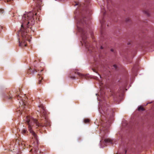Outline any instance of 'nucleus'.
<instances>
[{"instance_id":"obj_1","label":"nucleus","mask_w":154,"mask_h":154,"mask_svg":"<svg viewBox=\"0 0 154 154\" xmlns=\"http://www.w3.org/2000/svg\"><path fill=\"white\" fill-rule=\"evenodd\" d=\"M36 17V20L38 17L37 13H34L33 11H30L23 15L21 20V28L18 32L19 36L21 37L19 39V46L21 47L26 46V41H30L29 33L30 31L31 35H33L34 31L32 30V26L34 25L35 22V17Z\"/></svg>"},{"instance_id":"obj_2","label":"nucleus","mask_w":154,"mask_h":154,"mask_svg":"<svg viewBox=\"0 0 154 154\" xmlns=\"http://www.w3.org/2000/svg\"><path fill=\"white\" fill-rule=\"evenodd\" d=\"M39 107L41 108V109L40 110V116H41L40 122H38L36 119L31 118L29 116H28L26 117L24 119L25 123L28 124L29 130L32 136V139H33L34 144L33 147H34L35 150L36 149L37 145L38 143V140L36 134L32 130L33 127V124L37 126L36 128L42 127L44 126H46L50 125V122L48 118L47 112L44 106L42 104L40 105Z\"/></svg>"},{"instance_id":"obj_3","label":"nucleus","mask_w":154,"mask_h":154,"mask_svg":"<svg viewBox=\"0 0 154 154\" xmlns=\"http://www.w3.org/2000/svg\"><path fill=\"white\" fill-rule=\"evenodd\" d=\"M88 19L82 13L81 15L77 20V26L78 30L81 34L82 42L85 46L89 51L93 52L94 48L91 43L87 39L88 34L85 26L88 24Z\"/></svg>"},{"instance_id":"obj_4","label":"nucleus","mask_w":154,"mask_h":154,"mask_svg":"<svg viewBox=\"0 0 154 154\" xmlns=\"http://www.w3.org/2000/svg\"><path fill=\"white\" fill-rule=\"evenodd\" d=\"M18 94V93H17L15 98H17L18 100H21L19 101L20 104L19 106L20 108V110H22L23 109L25 108L26 104L25 103V102L22 99V97L21 96L22 95L19 94Z\"/></svg>"},{"instance_id":"obj_5","label":"nucleus","mask_w":154,"mask_h":154,"mask_svg":"<svg viewBox=\"0 0 154 154\" xmlns=\"http://www.w3.org/2000/svg\"><path fill=\"white\" fill-rule=\"evenodd\" d=\"M85 3H79L78 2H74L73 4V5L74 6L79 5V9L81 10L82 9L85 10V9L87 7L88 4L89 3V0H85Z\"/></svg>"},{"instance_id":"obj_6","label":"nucleus","mask_w":154,"mask_h":154,"mask_svg":"<svg viewBox=\"0 0 154 154\" xmlns=\"http://www.w3.org/2000/svg\"><path fill=\"white\" fill-rule=\"evenodd\" d=\"M74 74L81 77L84 76L83 74L80 73L76 70H75L74 72L70 74V78L73 79H75L76 77H77V76H76Z\"/></svg>"},{"instance_id":"obj_7","label":"nucleus","mask_w":154,"mask_h":154,"mask_svg":"<svg viewBox=\"0 0 154 154\" xmlns=\"http://www.w3.org/2000/svg\"><path fill=\"white\" fill-rule=\"evenodd\" d=\"M107 108L105 107L104 105H103L102 106L99 107V110L100 113L104 116L107 114Z\"/></svg>"},{"instance_id":"obj_8","label":"nucleus","mask_w":154,"mask_h":154,"mask_svg":"<svg viewBox=\"0 0 154 154\" xmlns=\"http://www.w3.org/2000/svg\"><path fill=\"white\" fill-rule=\"evenodd\" d=\"M101 59V58L100 56L99 57V58L98 59H96L94 58V64L97 66H99V65H100L103 64V63L102 62V61H100Z\"/></svg>"},{"instance_id":"obj_9","label":"nucleus","mask_w":154,"mask_h":154,"mask_svg":"<svg viewBox=\"0 0 154 154\" xmlns=\"http://www.w3.org/2000/svg\"><path fill=\"white\" fill-rule=\"evenodd\" d=\"M36 72V70L35 68H29L28 70V72L29 73H34Z\"/></svg>"},{"instance_id":"obj_10","label":"nucleus","mask_w":154,"mask_h":154,"mask_svg":"<svg viewBox=\"0 0 154 154\" xmlns=\"http://www.w3.org/2000/svg\"><path fill=\"white\" fill-rule=\"evenodd\" d=\"M104 142L106 143H111L112 142V140L109 138L105 139H104Z\"/></svg>"},{"instance_id":"obj_11","label":"nucleus","mask_w":154,"mask_h":154,"mask_svg":"<svg viewBox=\"0 0 154 154\" xmlns=\"http://www.w3.org/2000/svg\"><path fill=\"white\" fill-rule=\"evenodd\" d=\"M37 77L38 78L39 80V84H41L42 80L43 79V78L42 77H41V76L39 74L38 75Z\"/></svg>"},{"instance_id":"obj_12","label":"nucleus","mask_w":154,"mask_h":154,"mask_svg":"<svg viewBox=\"0 0 154 154\" xmlns=\"http://www.w3.org/2000/svg\"><path fill=\"white\" fill-rule=\"evenodd\" d=\"M105 22L104 19H103L101 20H100V22L101 24V27L103 28L104 26V23Z\"/></svg>"},{"instance_id":"obj_13","label":"nucleus","mask_w":154,"mask_h":154,"mask_svg":"<svg viewBox=\"0 0 154 154\" xmlns=\"http://www.w3.org/2000/svg\"><path fill=\"white\" fill-rule=\"evenodd\" d=\"M101 123V125L103 127V128H105L106 127V124L105 123V122L103 121H102V122Z\"/></svg>"},{"instance_id":"obj_14","label":"nucleus","mask_w":154,"mask_h":154,"mask_svg":"<svg viewBox=\"0 0 154 154\" xmlns=\"http://www.w3.org/2000/svg\"><path fill=\"white\" fill-rule=\"evenodd\" d=\"M138 110L139 111H143L144 110V109L143 107L141 106H140L138 108Z\"/></svg>"},{"instance_id":"obj_15","label":"nucleus","mask_w":154,"mask_h":154,"mask_svg":"<svg viewBox=\"0 0 154 154\" xmlns=\"http://www.w3.org/2000/svg\"><path fill=\"white\" fill-rule=\"evenodd\" d=\"M27 132V130L25 129H23L21 131V132L23 134H26Z\"/></svg>"},{"instance_id":"obj_16","label":"nucleus","mask_w":154,"mask_h":154,"mask_svg":"<svg viewBox=\"0 0 154 154\" xmlns=\"http://www.w3.org/2000/svg\"><path fill=\"white\" fill-rule=\"evenodd\" d=\"M89 122V120L88 119H85L84 120V122L85 123H88Z\"/></svg>"},{"instance_id":"obj_17","label":"nucleus","mask_w":154,"mask_h":154,"mask_svg":"<svg viewBox=\"0 0 154 154\" xmlns=\"http://www.w3.org/2000/svg\"><path fill=\"white\" fill-rule=\"evenodd\" d=\"M4 12V10L3 9H0V14H2Z\"/></svg>"},{"instance_id":"obj_18","label":"nucleus","mask_w":154,"mask_h":154,"mask_svg":"<svg viewBox=\"0 0 154 154\" xmlns=\"http://www.w3.org/2000/svg\"><path fill=\"white\" fill-rule=\"evenodd\" d=\"M96 68H92V70H93V71L94 72H96L97 73V70L96 69Z\"/></svg>"},{"instance_id":"obj_19","label":"nucleus","mask_w":154,"mask_h":154,"mask_svg":"<svg viewBox=\"0 0 154 154\" xmlns=\"http://www.w3.org/2000/svg\"><path fill=\"white\" fill-rule=\"evenodd\" d=\"M144 13L145 14H146L148 16H149V14L147 11H144Z\"/></svg>"},{"instance_id":"obj_20","label":"nucleus","mask_w":154,"mask_h":154,"mask_svg":"<svg viewBox=\"0 0 154 154\" xmlns=\"http://www.w3.org/2000/svg\"><path fill=\"white\" fill-rule=\"evenodd\" d=\"M135 66L137 67V66H140L139 65V63L138 62L136 63L135 64Z\"/></svg>"},{"instance_id":"obj_21","label":"nucleus","mask_w":154,"mask_h":154,"mask_svg":"<svg viewBox=\"0 0 154 154\" xmlns=\"http://www.w3.org/2000/svg\"><path fill=\"white\" fill-rule=\"evenodd\" d=\"M113 66L114 67H115V68L117 67V66H116V64L113 65Z\"/></svg>"},{"instance_id":"obj_22","label":"nucleus","mask_w":154,"mask_h":154,"mask_svg":"<svg viewBox=\"0 0 154 154\" xmlns=\"http://www.w3.org/2000/svg\"><path fill=\"white\" fill-rule=\"evenodd\" d=\"M126 21L127 22L129 21V19H126Z\"/></svg>"},{"instance_id":"obj_23","label":"nucleus","mask_w":154,"mask_h":154,"mask_svg":"<svg viewBox=\"0 0 154 154\" xmlns=\"http://www.w3.org/2000/svg\"><path fill=\"white\" fill-rule=\"evenodd\" d=\"M111 51H112V52H113V51H114V50H113V49H111Z\"/></svg>"},{"instance_id":"obj_24","label":"nucleus","mask_w":154,"mask_h":154,"mask_svg":"<svg viewBox=\"0 0 154 154\" xmlns=\"http://www.w3.org/2000/svg\"><path fill=\"white\" fill-rule=\"evenodd\" d=\"M12 98V97L11 96H10L9 97V99H11Z\"/></svg>"},{"instance_id":"obj_25","label":"nucleus","mask_w":154,"mask_h":154,"mask_svg":"<svg viewBox=\"0 0 154 154\" xmlns=\"http://www.w3.org/2000/svg\"><path fill=\"white\" fill-rule=\"evenodd\" d=\"M100 48H101V49H103V47L102 46Z\"/></svg>"},{"instance_id":"obj_26","label":"nucleus","mask_w":154,"mask_h":154,"mask_svg":"<svg viewBox=\"0 0 154 154\" xmlns=\"http://www.w3.org/2000/svg\"><path fill=\"white\" fill-rule=\"evenodd\" d=\"M81 42H82V41ZM83 44H84L85 45V44L84 43H83Z\"/></svg>"},{"instance_id":"obj_27","label":"nucleus","mask_w":154,"mask_h":154,"mask_svg":"<svg viewBox=\"0 0 154 154\" xmlns=\"http://www.w3.org/2000/svg\"><path fill=\"white\" fill-rule=\"evenodd\" d=\"M81 42H82V41ZM83 44H84L85 45V44L84 43H83Z\"/></svg>"},{"instance_id":"obj_28","label":"nucleus","mask_w":154,"mask_h":154,"mask_svg":"<svg viewBox=\"0 0 154 154\" xmlns=\"http://www.w3.org/2000/svg\"><path fill=\"white\" fill-rule=\"evenodd\" d=\"M105 12H104V14H105Z\"/></svg>"},{"instance_id":"obj_29","label":"nucleus","mask_w":154,"mask_h":154,"mask_svg":"<svg viewBox=\"0 0 154 154\" xmlns=\"http://www.w3.org/2000/svg\"><path fill=\"white\" fill-rule=\"evenodd\" d=\"M76 10H77V11L78 10H79V9H77Z\"/></svg>"},{"instance_id":"obj_30","label":"nucleus","mask_w":154,"mask_h":154,"mask_svg":"<svg viewBox=\"0 0 154 154\" xmlns=\"http://www.w3.org/2000/svg\"><path fill=\"white\" fill-rule=\"evenodd\" d=\"M38 20H39V18H38Z\"/></svg>"},{"instance_id":"obj_31","label":"nucleus","mask_w":154,"mask_h":154,"mask_svg":"<svg viewBox=\"0 0 154 154\" xmlns=\"http://www.w3.org/2000/svg\"><path fill=\"white\" fill-rule=\"evenodd\" d=\"M42 70H41V71H42Z\"/></svg>"},{"instance_id":"obj_32","label":"nucleus","mask_w":154,"mask_h":154,"mask_svg":"<svg viewBox=\"0 0 154 154\" xmlns=\"http://www.w3.org/2000/svg\"><path fill=\"white\" fill-rule=\"evenodd\" d=\"M35 61H36V60L34 61V62H35Z\"/></svg>"}]
</instances>
